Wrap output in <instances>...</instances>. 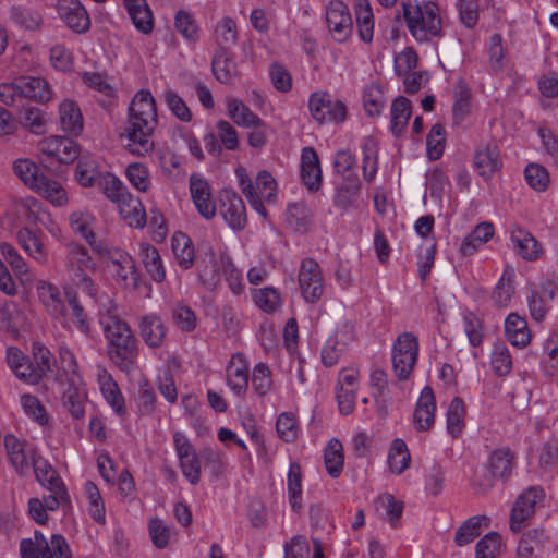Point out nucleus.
I'll return each instance as SVG.
<instances>
[{"instance_id": "obj_1", "label": "nucleus", "mask_w": 558, "mask_h": 558, "mask_svg": "<svg viewBox=\"0 0 558 558\" xmlns=\"http://www.w3.org/2000/svg\"><path fill=\"white\" fill-rule=\"evenodd\" d=\"M158 124L157 107L148 89L138 90L128 109L123 137L126 148L133 155L145 156L155 149L154 133Z\"/></svg>"}, {"instance_id": "obj_2", "label": "nucleus", "mask_w": 558, "mask_h": 558, "mask_svg": "<svg viewBox=\"0 0 558 558\" xmlns=\"http://www.w3.org/2000/svg\"><path fill=\"white\" fill-rule=\"evenodd\" d=\"M99 324L109 360L122 372L130 373L138 357V341L130 325L114 311L99 312Z\"/></svg>"}, {"instance_id": "obj_3", "label": "nucleus", "mask_w": 558, "mask_h": 558, "mask_svg": "<svg viewBox=\"0 0 558 558\" xmlns=\"http://www.w3.org/2000/svg\"><path fill=\"white\" fill-rule=\"evenodd\" d=\"M407 28L418 44H427L444 36V17L434 1L403 2Z\"/></svg>"}, {"instance_id": "obj_4", "label": "nucleus", "mask_w": 558, "mask_h": 558, "mask_svg": "<svg viewBox=\"0 0 558 558\" xmlns=\"http://www.w3.org/2000/svg\"><path fill=\"white\" fill-rule=\"evenodd\" d=\"M65 268L71 280L88 296H96V288L86 270H95L96 263L86 247L81 244H70L65 255Z\"/></svg>"}, {"instance_id": "obj_5", "label": "nucleus", "mask_w": 558, "mask_h": 558, "mask_svg": "<svg viewBox=\"0 0 558 558\" xmlns=\"http://www.w3.org/2000/svg\"><path fill=\"white\" fill-rule=\"evenodd\" d=\"M418 340L412 332L400 333L392 344L391 360L398 379H408L416 364Z\"/></svg>"}, {"instance_id": "obj_6", "label": "nucleus", "mask_w": 558, "mask_h": 558, "mask_svg": "<svg viewBox=\"0 0 558 558\" xmlns=\"http://www.w3.org/2000/svg\"><path fill=\"white\" fill-rule=\"evenodd\" d=\"M308 110L319 124L342 123L347 118V106L340 99H333L327 92H314L308 98Z\"/></svg>"}, {"instance_id": "obj_7", "label": "nucleus", "mask_w": 558, "mask_h": 558, "mask_svg": "<svg viewBox=\"0 0 558 558\" xmlns=\"http://www.w3.org/2000/svg\"><path fill=\"white\" fill-rule=\"evenodd\" d=\"M298 283L306 303H317L325 292V280L319 264L313 258L301 260Z\"/></svg>"}, {"instance_id": "obj_8", "label": "nucleus", "mask_w": 558, "mask_h": 558, "mask_svg": "<svg viewBox=\"0 0 558 558\" xmlns=\"http://www.w3.org/2000/svg\"><path fill=\"white\" fill-rule=\"evenodd\" d=\"M4 447L11 465L21 476L29 474L41 458L33 445L21 441L12 434L4 436Z\"/></svg>"}, {"instance_id": "obj_9", "label": "nucleus", "mask_w": 558, "mask_h": 558, "mask_svg": "<svg viewBox=\"0 0 558 558\" xmlns=\"http://www.w3.org/2000/svg\"><path fill=\"white\" fill-rule=\"evenodd\" d=\"M362 189L363 181L359 174L339 178V181L335 184L333 206L341 211L360 209L364 204Z\"/></svg>"}, {"instance_id": "obj_10", "label": "nucleus", "mask_w": 558, "mask_h": 558, "mask_svg": "<svg viewBox=\"0 0 558 558\" xmlns=\"http://www.w3.org/2000/svg\"><path fill=\"white\" fill-rule=\"evenodd\" d=\"M326 22L335 40L343 43L351 36L353 29L351 13L341 0H331L328 3Z\"/></svg>"}, {"instance_id": "obj_11", "label": "nucleus", "mask_w": 558, "mask_h": 558, "mask_svg": "<svg viewBox=\"0 0 558 558\" xmlns=\"http://www.w3.org/2000/svg\"><path fill=\"white\" fill-rule=\"evenodd\" d=\"M219 214L232 230H243L247 222L243 199L234 192L225 190L220 194Z\"/></svg>"}, {"instance_id": "obj_12", "label": "nucleus", "mask_w": 558, "mask_h": 558, "mask_svg": "<svg viewBox=\"0 0 558 558\" xmlns=\"http://www.w3.org/2000/svg\"><path fill=\"white\" fill-rule=\"evenodd\" d=\"M473 167L483 180H490L502 167L498 145L494 142L481 144L474 151Z\"/></svg>"}, {"instance_id": "obj_13", "label": "nucleus", "mask_w": 558, "mask_h": 558, "mask_svg": "<svg viewBox=\"0 0 558 558\" xmlns=\"http://www.w3.org/2000/svg\"><path fill=\"white\" fill-rule=\"evenodd\" d=\"M544 498V490L541 487L532 486L525 489L518 497L510 517L512 531H520L523 523L535 512V506Z\"/></svg>"}, {"instance_id": "obj_14", "label": "nucleus", "mask_w": 558, "mask_h": 558, "mask_svg": "<svg viewBox=\"0 0 558 558\" xmlns=\"http://www.w3.org/2000/svg\"><path fill=\"white\" fill-rule=\"evenodd\" d=\"M57 11L73 32L83 34L90 28L89 14L80 0H58Z\"/></svg>"}, {"instance_id": "obj_15", "label": "nucleus", "mask_w": 558, "mask_h": 558, "mask_svg": "<svg viewBox=\"0 0 558 558\" xmlns=\"http://www.w3.org/2000/svg\"><path fill=\"white\" fill-rule=\"evenodd\" d=\"M250 368L244 354H232L226 367V385L238 397H244L248 388Z\"/></svg>"}, {"instance_id": "obj_16", "label": "nucleus", "mask_w": 558, "mask_h": 558, "mask_svg": "<svg viewBox=\"0 0 558 558\" xmlns=\"http://www.w3.org/2000/svg\"><path fill=\"white\" fill-rule=\"evenodd\" d=\"M353 340V329L349 325H344L338 329H336L326 340L323 349H322V363L326 367L335 366L343 352L345 351L348 344Z\"/></svg>"}, {"instance_id": "obj_17", "label": "nucleus", "mask_w": 558, "mask_h": 558, "mask_svg": "<svg viewBox=\"0 0 558 558\" xmlns=\"http://www.w3.org/2000/svg\"><path fill=\"white\" fill-rule=\"evenodd\" d=\"M39 149L47 157L56 158L62 163H71L80 155L77 144L66 136H49L40 141Z\"/></svg>"}, {"instance_id": "obj_18", "label": "nucleus", "mask_w": 558, "mask_h": 558, "mask_svg": "<svg viewBox=\"0 0 558 558\" xmlns=\"http://www.w3.org/2000/svg\"><path fill=\"white\" fill-rule=\"evenodd\" d=\"M190 193L198 214L205 219L214 218L217 207L213 199L209 183L205 179L192 174L190 177Z\"/></svg>"}, {"instance_id": "obj_19", "label": "nucleus", "mask_w": 558, "mask_h": 558, "mask_svg": "<svg viewBox=\"0 0 558 558\" xmlns=\"http://www.w3.org/2000/svg\"><path fill=\"white\" fill-rule=\"evenodd\" d=\"M65 296L68 302L65 315H59L56 318L61 322L63 327L70 328L74 326L84 336H89L92 332L90 320L76 293L66 292Z\"/></svg>"}, {"instance_id": "obj_20", "label": "nucleus", "mask_w": 558, "mask_h": 558, "mask_svg": "<svg viewBox=\"0 0 558 558\" xmlns=\"http://www.w3.org/2000/svg\"><path fill=\"white\" fill-rule=\"evenodd\" d=\"M138 332L146 345L159 349L165 344L168 328L159 315L149 313L140 318Z\"/></svg>"}, {"instance_id": "obj_21", "label": "nucleus", "mask_w": 558, "mask_h": 558, "mask_svg": "<svg viewBox=\"0 0 558 558\" xmlns=\"http://www.w3.org/2000/svg\"><path fill=\"white\" fill-rule=\"evenodd\" d=\"M97 381L104 399L112 409L114 414L120 417L125 416L128 412L125 400L111 374L106 368L99 367L97 373Z\"/></svg>"}, {"instance_id": "obj_22", "label": "nucleus", "mask_w": 558, "mask_h": 558, "mask_svg": "<svg viewBox=\"0 0 558 558\" xmlns=\"http://www.w3.org/2000/svg\"><path fill=\"white\" fill-rule=\"evenodd\" d=\"M107 267L117 281L128 286L130 280L133 286L136 284L137 275L135 263L129 253L119 248L110 252V257L107 259Z\"/></svg>"}, {"instance_id": "obj_23", "label": "nucleus", "mask_w": 558, "mask_h": 558, "mask_svg": "<svg viewBox=\"0 0 558 558\" xmlns=\"http://www.w3.org/2000/svg\"><path fill=\"white\" fill-rule=\"evenodd\" d=\"M301 179L311 192H316L322 186L320 162L313 147H304L301 151Z\"/></svg>"}, {"instance_id": "obj_24", "label": "nucleus", "mask_w": 558, "mask_h": 558, "mask_svg": "<svg viewBox=\"0 0 558 558\" xmlns=\"http://www.w3.org/2000/svg\"><path fill=\"white\" fill-rule=\"evenodd\" d=\"M435 397L433 389L428 386L424 387L414 413H413V423L417 430L426 432L432 428L435 422Z\"/></svg>"}, {"instance_id": "obj_25", "label": "nucleus", "mask_w": 558, "mask_h": 558, "mask_svg": "<svg viewBox=\"0 0 558 558\" xmlns=\"http://www.w3.org/2000/svg\"><path fill=\"white\" fill-rule=\"evenodd\" d=\"M35 289L39 302L52 317L65 315V303L56 284L46 280H37Z\"/></svg>"}, {"instance_id": "obj_26", "label": "nucleus", "mask_w": 558, "mask_h": 558, "mask_svg": "<svg viewBox=\"0 0 558 558\" xmlns=\"http://www.w3.org/2000/svg\"><path fill=\"white\" fill-rule=\"evenodd\" d=\"M16 241L25 253L39 265H46L49 253L43 243L41 238L29 228H21L16 232Z\"/></svg>"}, {"instance_id": "obj_27", "label": "nucleus", "mask_w": 558, "mask_h": 558, "mask_svg": "<svg viewBox=\"0 0 558 558\" xmlns=\"http://www.w3.org/2000/svg\"><path fill=\"white\" fill-rule=\"evenodd\" d=\"M20 96L45 104L52 98L49 83L43 77L21 76L17 78Z\"/></svg>"}, {"instance_id": "obj_28", "label": "nucleus", "mask_w": 558, "mask_h": 558, "mask_svg": "<svg viewBox=\"0 0 558 558\" xmlns=\"http://www.w3.org/2000/svg\"><path fill=\"white\" fill-rule=\"evenodd\" d=\"M123 5L135 28L143 34H150L154 28L153 13L146 0H122Z\"/></svg>"}, {"instance_id": "obj_29", "label": "nucleus", "mask_w": 558, "mask_h": 558, "mask_svg": "<svg viewBox=\"0 0 558 558\" xmlns=\"http://www.w3.org/2000/svg\"><path fill=\"white\" fill-rule=\"evenodd\" d=\"M362 149V175L366 183H372L379 170L378 143L374 137L366 136L361 142Z\"/></svg>"}, {"instance_id": "obj_30", "label": "nucleus", "mask_w": 558, "mask_h": 558, "mask_svg": "<svg viewBox=\"0 0 558 558\" xmlns=\"http://www.w3.org/2000/svg\"><path fill=\"white\" fill-rule=\"evenodd\" d=\"M547 535L543 530L534 529L524 532L519 541L514 558H539Z\"/></svg>"}, {"instance_id": "obj_31", "label": "nucleus", "mask_w": 558, "mask_h": 558, "mask_svg": "<svg viewBox=\"0 0 558 558\" xmlns=\"http://www.w3.org/2000/svg\"><path fill=\"white\" fill-rule=\"evenodd\" d=\"M211 68L216 78L223 84L231 83L239 75L238 64L230 49L216 50Z\"/></svg>"}, {"instance_id": "obj_32", "label": "nucleus", "mask_w": 558, "mask_h": 558, "mask_svg": "<svg viewBox=\"0 0 558 558\" xmlns=\"http://www.w3.org/2000/svg\"><path fill=\"white\" fill-rule=\"evenodd\" d=\"M542 290L543 294L546 295L547 299H544L542 293L535 289H532L527 296V306L531 317L536 322L544 319L548 311L547 300L554 299L557 286L555 282L547 280L542 283Z\"/></svg>"}, {"instance_id": "obj_33", "label": "nucleus", "mask_w": 558, "mask_h": 558, "mask_svg": "<svg viewBox=\"0 0 558 558\" xmlns=\"http://www.w3.org/2000/svg\"><path fill=\"white\" fill-rule=\"evenodd\" d=\"M59 121L66 133L78 135L83 131V116L76 101L64 99L59 105Z\"/></svg>"}, {"instance_id": "obj_34", "label": "nucleus", "mask_w": 558, "mask_h": 558, "mask_svg": "<svg viewBox=\"0 0 558 558\" xmlns=\"http://www.w3.org/2000/svg\"><path fill=\"white\" fill-rule=\"evenodd\" d=\"M140 258L155 282H162L166 278V269L158 250L149 243L142 242L138 245Z\"/></svg>"}, {"instance_id": "obj_35", "label": "nucleus", "mask_w": 558, "mask_h": 558, "mask_svg": "<svg viewBox=\"0 0 558 558\" xmlns=\"http://www.w3.org/2000/svg\"><path fill=\"white\" fill-rule=\"evenodd\" d=\"M354 12L360 39L366 44L372 43L375 21L369 0H355Z\"/></svg>"}, {"instance_id": "obj_36", "label": "nucleus", "mask_w": 558, "mask_h": 558, "mask_svg": "<svg viewBox=\"0 0 558 558\" xmlns=\"http://www.w3.org/2000/svg\"><path fill=\"white\" fill-rule=\"evenodd\" d=\"M228 117L239 126L251 129L252 125H262V119L253 112L241 99L227 97Z\"/></svg>"}, {"instance_id": "obj_37", "label": "nucleus", "mask_w": 558, "mask_h": 558, "mask_svg": "<svg viewBox=\"0 0 558 558\" xmlns=\"http://www.w3.org/2000/svg\"><path fill=\"white\" fill-rule=\"evenodd\" d=\"M505 332L509 342L518 348L526 347L531 335L526 320L517 313H510L505 320Z\"/></svg>"}, {"instance_id": "obj_38", "label": "nucleus", "mask_w": 558, "mask_h": 558, "mask_svg": "<svg viewBox=\"0 0 558 558\" xmlns=\"http://www.w3.org/2000/svg\"><path fill=\"white\" fill-rule=\"evenodd\" d=\"M411 114L412 104L407 97L398 96L392 100L390 107V131L396 137L404 132Z\"/></svg>"}, {"instance_id": "obj_39", "label": "nucleus", "mask_w": 558, "mask_h": 558, "mask_svg": "<svg viewBox=\"0 0 558 558\" xmlns=\"http://www.w3.org/2000/svg\"><path fill=\"white\" fill-rule=\"evenodd\" d=\"M511 242L518 255L526 260L536 259L541 254V245L526 230L514 229L511 232Z\"/></svg>"}, {"instance_id": "obj_40", "label": "nucleus", "mask_w": 558, "mask_h": 558, "mask_svg": "<svg viewBox=\"0 0 558 558\" xmlns=\"http://www.w3.org/2000/svg\"><path fill=\"white\" fill-rule=\"evenodd\" d=\"M59 380L65 379L71 385H81L83 383L80 373V366L74 353L68 347L59 349Z\"/></svg>"}, {"instance_id": "obj_41", "label": "nucleus", "mask_w": 558, "mask_h": 558, "mask_svg": "<svg viewBox=\"0 0 558 558\" xmlns=\"http://www.w3.org/2000/svg\"><path fill=\"white\" fill-rule=\"evenodd\" d=\"M213 39L217 50L231 49L238 40V26L233 19L222 17L214 27Z\"/></svg>"}, {"instance_id": "obj_42", "label": "nucleus", "mask_w": 558, "mask_h": 558, "mask_svg": "<svg viewBox=\"0 0 558 558\" xmlns=\"http://www.w3.org/2000/svg\"><path fill=\"white\" fill-rule=\"evenodd\" d=\"M173 255L183 269H190L194 265L195 250L192 240L182 232H177L171 240Z\"/></svg>"}, {"instance_id": "obj_43", "label": "nucleus", "mask_w": 558, "mask_h": 558, "mask_svg": "<svg viewBox=\"0 0 558 558\" xmlns=\"http://www.w3.org/2000/svg\"><path fill=\"white\" fill-rule=\"evenodd\" d=\"M514 454L509 448H498L492 451L489 468L493 477L507 480L514 466Z\"/></svg>"}, {"instance_id": "obj_44", "label": "nucleus", "mask_w": 558, "mask_h": 558, "mask_svg": "<svg viewBox=\"0 0 558 558\" xmlns=\"http://www.w3.org/2000/svg\"><path fill=\"white\" fill-rule=\"evenodd\" d=\"M105 173L99 170L95 159L82 157L76 166L75 179L83 187H93L101 183Z\"/></svg>"}, {"instance_id": "obj_45", "label": "nucleus", "mask_w": 558, "mask_h": 558, "mask_svg": "<svg viewBox=\"0 0 558 558\" xmlns=\"http://www.w3.org/2000/svg\"><path fill=\"white\" fill-rule=\"evenodd\" d=\"M33 190L53 206H63L68 203V194L62 184L45 174L39 178V182Z\"/></svg>"}, {"instance_id": "obj_46", "label": "nucleus", "mask_w": 558, "mask_h": 558, "mask_svg": "<svg viewBox=\"0 0 558 558\" xmlns=\"http://www.w3.org/2000/svg\"><path fill=\"white\" fill-rule=\"evenodd\" d=\"M489 69L499 73L506 65L507 48L500 34H492L485 45Z\"/></svg>"}, {"instance_id": "obj_47", "label": "nucleus", "mask_w": 558, "mask_h": 558, "mask_svg": "<svg viewBox=\"0 0 558 558\" xmlns=\"http://www.w3.org/2000/svg\"><path fill=\"white\" fill-rule=\"evenodd\" d=\"M118 208L121 218L130 227L142 229L146 225V211L140 198L131 195Z\"/></svg>"}, {"instance_id": "obj_48", "label": "nucleus", "mask_w": 558, "mask_h": 558, "mask_svg": "<svg viewBox=\"0 0 558 558\" xmlns=\"http://www.w3.org/2000/svg\"><path fill=\"white\" fill-rule=\"evenodd\" d=\"M68 384L69 387L63 391L62 396L63 404L74 418H83L85 415V401L87 398L83 388V383L81 385Z\"/></svg>"}, {"instance_id": "obj_49", "label": "nucleus", "mask_w": 558, "mask_h": 558, "mask_svg": "<svg viewBox=\"0 0 558 558\" xmlns=\"http://www.w3.org/2000/svg\"><path fill=\"white\" fill-rule=\"evenodd\" d=\"M287 489L291 509L299 512L302 508V473L298 462L289 465Z\"/></svg>"}, {"instance_id": "obj_50", "label": "nucleus", "mask_w": 558, "mask_h": 558, "mask_svg": "<svg viewBox=\"0 0 558 558\" xmlns=\"http://www.w3.org/2000/svg\"><path fill=\"white\" fill-rule=\"evenodd\" d=\"M324 463L327 473L331 477L337 478L342 473L344 463L343 447L338 439L332 438L329 440L324 452Z\"/></svg>"}, {"instance_id": "obj_51", "label": "nucleus", "mask_w": 558, "mask_h": 558, "mask_svg": "<svg viewBox=\"0 0 558 558\" xmlns=\"http://www.w3.org/2000/svg\"><path fill=\"white\" fill-rule=\"evenodd\" d=\"M33 470L36 480L46 490L66 487L61 476L46 459L40 458V460H37Z\"/></svg>"}, {"instance_id": "obj_52", "label": "nucleus", "mask_w": 558, "mask_h": 558, "mask_svg": "<svg viewBox=\"0 0 558 558\" xmlns=\"http://www.w3.org/2000/svg\"><path fill=\"white\" fill-rule=\"evenodd\" d=\"M411 462V454L409 452L408 446L401 438H396L388 453V463L391 472L396 474H401L404 472Z\"/></svg>"}, {"instance_id": "obj_53", "label": "nucleus", "mask_w": 558, "mask_h": 558, "mask_svg": "<svg viewBox=\"0 0 558 558\" xmlns=\"http://www.w3.org/2000/svg\"><path fill=\"white\" fill-rule=\"evenodd\" d=\"M447 430L453 437L457 438L462 434L465 426V407L461 398L454 397L448 407L447 413Z\"/></svg>"}, {"instance_id": "obj_54", "label": "nucleus", "mask_w": 558, "mask_h": 558, "mask_svg": "<svg viewBox=\"0 0 558 558\" xmlns=\"http://www.w3.org/2000/svg\"><path fill=\"white\" fill-rule=\"evenodd\" d=\"M174 26L189 43H196L199 39V27L192 12L179 10L174 16Z\"/></svg>"}, {"instance_id": "obj_55", "label": "nucleus", "mask_w": 558, "mask_h": 558, "mask_svg": "<svg viewBox=\"0 0 558 558\" xmlns=\"http://www.w3.org/2000/svg\"><path fill=\"white\" fill-rule=\"evenodd\" d=\"M363 104L368 116L376 117L381 114L386 97L383 87L378 83H371L364 88Z\"/></svg>"}, {"instance_id": "obj_56", "label": "nucleus", "mask_w": 558, "mask_h": 558, "mask_svg": "<svg viewBox=\"0 0 558 558\" xmlns=\"http://www.w3.org/2000/svg\"><path fill=\"white\" fill-rule=\"evenodd\" d=\"M99 185L102 187L107 198L112 203H116L118 207L132 195L118 177L108 172L105 173V177Z\"/></svg>"}, {"instance_id": "obj_57", "label": "nucleus", "mask_w": 558, "mask_h": 558, "mask_svg": "<svg viewBox=\"0 0 558 558\" xmlns=\"http://www.w3.org/2000/svg\"><path fill=\"white\" fill-rule=\"evenodd\" d=\"M148 532L154 546L158 549L166 548L177 536L174 529L158 518L149 520Z\"/></svg>"}, {"instance_id": "obj_58", "label": "nucleus", "mask_w": 558, "mask_h": 558, "mask_svg": "<svg viewBox=\"0 0 558 558\" xmlns=\"http://www.w3.org/2000/svg\"><path fill=\"white\" fill-rule=\"evenodd\" d=\"M13 171L16 177L32 190L39 182V178L44 175L40 173L38 166L28 158H20L13 163Z\"/></svg>"}, {"instance_id": "obj_59", "label": "nucleus", "mask_w": 558, "mask_h": 558, "mask_svg": "<svg viewBox=\"0 0 558 558\" xmlns=\"http://www.w3.org/2000/svg\"><path fill=\"white\" fill-rule=\"evenodd\" d=\"M10 17L14 24L27 31H35L43 23V17L36 10L21 5L11 9Z\"/></svg>"}, {"instance_id": "obj_60", "label": "nucleus", "mask_w": 558, "mask_h": 558, "mask_svg": "<svg viewBox=\"0 0 558 558\" xmlns=\"http://www.w3.org/2000/svg\"><path fill=\"white\" fill-rule=\"evenodd\" d=\"M490 364L494 373L498 376H506L512 369V357L509 349L502 342H497L493 347Z\"/></svg>"}, {"instance_id": "obj_61", "label": "nucleus", "mask_w": 558, "mask_h": 558, "mask_svg": "<svg viewBox=\"0 0 558 558\" xmlns=\"http://www.w3.org/2000/svg\"><path fill=\"white\" fill-rule=\"evenodd\" d=\"M486 517L474 515L468 519L457 531L454 542L458 546H464L472 543L480 534L482 523Z\"/></svg>"}, {"instance_id": "obj_62", "label": "nucleus", "mask_w": 558, "mask_h": 558, "mask_svg": "<svg viewBox=\"0 0 558 558\" xmlns=\"http://www.w3.org/2000/svg\"><path fill=\"white\" fill-rule=\"evenodd\" d=\"M84 494L89 504L90 517L104 524L106 521L105 504L98 487L93 482H86L84 485Z\"/></svg>"}, {"instance_id": "obj_63", "label": "nucleus", "mask_w": 558, "mask_h": 558, "mask_svg": "<svg viewBox=\"0 0 558 558\" xmlns=\"http://www.w3.org/2000/svg\"><path fill=\"white\" fill-rule=\"evenodd\" d=\"M526 183L537 192H544L549 185L550 178L548 170L539 163H529L524 169Z\"/></svg>"}, {"instance_id": "obj_64", "label": "nucleus", "mask_w": 558, "mask_h": 558, "mask_svg": "<svg viewBox=\"0 0 558 558\" xmlns=\"http://www.w3.org/2000/svg\"><path fill=\"white\" fill-rule=\"evenodd\" d=\"M252 387L259 397L266 396L272 387V373L263 362L257 363L252 372Z\"/></svg>"}]
</instances>
